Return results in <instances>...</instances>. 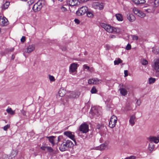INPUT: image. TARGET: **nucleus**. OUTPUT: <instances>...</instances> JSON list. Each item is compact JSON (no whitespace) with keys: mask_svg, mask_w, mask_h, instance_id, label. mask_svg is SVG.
Segmentation results:
<instances>
[{"mask_svg":"<svg viewBox=\"0 0 159 159\" xmlns=\"http://www.w3.org/2000/svg\"><path fill=\"white\" fill-rule=\"evenodd\" d=\"M73 143L70 140H67L59 144V149L61 151H65L67 150L69 148L73 146Z\"/></svg>","mask_w":159,"mask_h":159,"instance_id":"1","label":"nucleus"},{"mask_svg":"<svg viewBox=\"0 0 159 159\" xmlns=\"http://www.w3.org/2000/svg\"><path fill=\"white\" fill-rule=\"evenodd\" d=\"M101 25L102 28L109 33L116 32L118 33L120 32V29L118 28H114L110 25L103 23H102Z\"/></svg>","mask_w":159,"mask_h":159,"instance_id":"2","label":"nucleus"},{"mask_svg":"<svg viewBox=\"0 0 159 159\" xmlns=\"http://www.w3.org/2000/svg\"><path fill=\"white\" fill-rule=\"evenodd\" d=\"M88 10V8L86 6H83L79 9L76 12V15L81 16L85 14Z\"/></svg>","mask_w":159,"mask_h":159,"instance_id":"3","label":"nucleus"},{"mask_svg":"<svg viewBox=\"0 0 159 159\" xmlns=\"http://www.w3.org/2000/svg\"><path fill=\"white\" fill-rule=\"evenodd\" d=\"M89 125L84 123L82 124L79 127V130L84 134L87 133L89 130Z\"/></svg>","mask_w":159,"mask_h":159,"instance_id":"4","label":"nucleus"},{"mask_svg":"<svg viewBox=\"0 0 159 159\" xmlns=\"http://www.w3.org/2000/svg\"><path fill=\"white\" fill-rule=\"evenodd\" d=\"M117 119L116 116L112 115L111 117L109 123V126L111 128L114 127L117 122Z\"/></svg>","mask_w":159,"mask_h":159,"instance_id":"5","label":"nucleus"},{"mask_svg":"<svg viewBox=\"0 0 159 159\" xmlns=\"http://www.w3.org/2000/svg\"><path fill=\"white\" fill-rule=\"evenodd\" d=\"M132 11L134 14L141 17H144L146 16L145 14L143 12L135 7L133 8Z\"/></svg>","mask_w":159,"mask_h":159,"instance_id":"6","label":"nucleus"},{"mask_svg":"<svg viewBox=\"0 0 159 159\" xmlns=\"http://www.w3.org/2000/svg\"><path fill=\"white\" fill-rule=\"evenodd\" d=\"M104 4L98 2H94L93 3L92 6L93 8L99 10H102L104 7Z\"/></svg>","mask_w":159,"mask_h":159,"instance_id":"7","label":"nucleus"},{"mask_svg":"<svg viewBox=\"0 0 159 159\" xmlns=\"http://www.w3.org/2000/svg\"><path fill=\"white\" fill-rule=\"evenodd\" d=\"M153 71L155 73H159V61L158 60H155L152 65Z\"/></svg>","mask_w":159,"mask_h":159,"instance_id":"8","label":"nucleus"},{"mask_svg":"<svg viewBox=\"0 0 159 159\" xmlns=\"http://www.w3.org/2000/svg\"><path fill=\"white\" fill-rule=\"evenodd\" d=\"M101 80L97 78H93L89 79L88 81V83L89 84H98L101 83Z\"/></svg>","mask_w":159,"mask_h":159,"instance_id":"9","label":"nucleus"},{"mask_svg":"<svg viewBox=\"0 0 159 159\" xmlns=\"http://www.w3.org/2000/svg\"><path fill=\"white\" fill-rule=\"evenodd\" d=\"M79 65L75 63H73L71 64L69 68V72L72 73L74 72H77V69Z\"/></svg>","mask_w":159,"mask_h":159,"instance_id":"10","label":"nucleus"},{"mask_svg":"<svg viewBox=\"0 0 159 159\" xmlns=\"http://www.w3.org/2000/svg\"><path fill=\"white\" fill-rule=\"evenodd\" d=\"M9 24L7 19L4 16H0V25L5 26Z\"/></svg>","mask_w":159,"mask_h":159,"instance_id":"11","label":"nucleus"},{"mask_svg":"<svg viewBox=\"0 0 159 159\" xmlns=\"http://www.w3.org/2000/svg\"><path fill=\"white\" fill-rule=\"evenodd\" d=\"M67 4L70 6H74L78 5L80 2L78 0H67Z\"/></svg>","mask_w":159,"mask_h":159,"instance_id":"12","label":"nucleus"},{"mask_svg":"<svg viewBox=\"0 0 159 159\" xmlns=\"http://www.w3.org/2000/svg\"><path fill=\"white\" fill-rule=\"evenodd\" d=\"M35 48V46L34 44H30L25 49V52L28 53H30L34 51Z\"/></svg>","mask_w":159,"mask_h":159,"instance_id":"13","label":"nucleus"},{"mask_svg":"<svg viewBox=\"0 0 159 159\" xmlns=\"http://www.w3.org/2000/svg\"><path fill=\"white\" fill-rule=\"evenodd\" d=\"M80 94V93L78 91L71 92L68 96L70 98H77L79 97Z\"/></svg>","mask_w":159,"mask_h":159,"instance_id":"14","label":"nucleus"},{"mask_svg":"<svg viewBox=\"0 0 159 159\" xmlns=\"http://www.w3.org/2000/svg\"><path fill=\"white\" fill-rule=\"evenodd\" d=\"M90 114H91L92 116L96 117V116H98L100 114L98 113L97 111V108L95 107H93L91 109V111L90 112Z\"/></svg>","mask_w":159,"mask_h":159,"instance_id":"15","label":"nucleus"},{"mask_svg":"<svg viewBox=\"0 0 159 159\" xmlns=\"http://www.w3.org/2000/svg\"><path fill=\"white\" fill-rule=\"evenodd\" d=\"M64 134L74 141H75V139H74V135L72 134L71 132L68 131H65L64 132Z\"/></svg>","mask_w":159,"mask_h":159,"instance_id":"16","label":"nucleus"},{"mask_svg":"<svg viewBox=\"0 0 159 159\" xmlns=\"http://www.w3.org/2000/svg\"><path fill=\"white\" fill-rule=\"evenodd\" d=\"M127 18L130 22H133L136 19L134 15L131 13H129L127 15Z\"/></svg>","mask_w":159,"mask_h":159,"instance_id":"17","label":"nucleus"},{"mask_svg":"<svg viewBox=\"0 0 159 159\" xmlns=\"http://www.w3.org/2000/svg\"><path fill=\"white\" fill-rule=\"evenodd\" d=\"M136 117L135 115L131 116L130 117L129 123L131 126H133L135 124Z\"/></svg>","mask_w":159,"mask_h":159,"instance_id":"18","label":"nucleus"},{"mask_svg":"<svg viewBox=\"0 0 159 159\" xmlns=\"http://www.w3.org/2000/svg\"><path fill=\"white\" fill-rule=\"evenodd\" d=\"M148 139L150 142H154L155 143H157L159 142V137H150Z\"/></svg>","mask_w":159,"mask_h":159,"instance_id":"19","label":"nucleus"},{"mask_svg":"<svg viewBox=\"0 0 159 159\" xmlns=\"http://www.w3.org/2000/svg\"><path fill=\"white\" fill-rule=\"evenodd\" d=\"M46 138L48 139L49 142L51 143L52 146H53L55 144L54 141L56 138L55 136H51L47 137Z\"/></svg>","mask_w":159,"mask_h":159,"instance_id":"20","label":"nucleus"},{"mask_svg":"<svg viewBox=\"0 0 159 159\" xmlns=\"http://www.w3.org/2000/svg\"><path fill=\"white\" fill-rule=\"evenodd\" d=\"M66 93V91L63 89H60L58 92V95L59 97H63Z\"/></svg>","mask_w":159,"mask_h":159,"instance_id":"21","label":"nucleus"},{"mask_svg":"<svg viewBox=\"0 0 159 159\" xmlns=\"http://www.w3.org/2000/svg\"><path fill=\"white\" fill-rule=\"evenodd\" d=\"M119 90L120 91L121 94L122 96H125L127 94V91L124 88H120Z\"/></svg>","mask_w":159,"mask_h":159,"instance_id":"22","label":"nucleus"},{"mask_svg":"<svg viewBox=\"0 0 159 159\" xmlns=\"http://www.w3.org/2000/svg\"><path fill=\"white\" fill-rule=\"evenodd\" d=\"M151 5L153 7H155V9L159 5V0H155L154 2L151 3Z\"/></svg>","mask_w":159,"mask_h":159,"instance_id":"23","label":"nucleus"},{"mask_svg":"<svg viewBox=\"0 0 159 159\" xmlns=\"http://www.w3.org/2000/svg\"><path fill=\"white\" fill-rule=\"evenodd\" d=\"M33 9L34 11L36 12L39 11L41 9L38 4L36 3L33 6Z\"/></svg>","mask_w":159,"mask_h":159,"instance_id":"24","label":"nucleus"},{"mask_svg":"<svg viewBox=\"0 0 159 159\" xmlns=\"http://www.w3.org/2000/svg\"><path fill=\"white\" fill-rule=\"evenodd\" d=\"M86 15L88 17L92 18L94 17V14L93 11H88L86 12Z\"/></svg>","mask_w":159,"mask_h":159,"instance_id":"25","label":"nucleus"},{"mask_svg":"<svg viewBox=\"0 0 159 159\" xmlns=\"http://www.w3.org/2000/svg\"><path fill=\"white\" fill-rule=\"evenodd\" d=\"M155 10V7H153L152 6L149 8L145 9V11L148 13H153Z\"/></svg>","mask_w":159,"mask_h":159,"instance_id":"26","label":"nucleus"},{"mask_svg":"<svg viewBox=\"0 0 159 159\" xmlns=\"http://www.w3.org/2000/svg\"><path fill=\"white\" fill-rule=\"evenodd\" d=\"M115 16L117 19L119 21H122L123 20V17L122 15L120 14H116Z\"/></svg>","mask_w":159,"mask_h":159,"instance_id":"27","label":"nucleus"},{"mask_svg":"<svg viewBox=\"0 0 159 159\" xmlns=\"http://www.w3.org/2000/svg\"><path fill=\"white\" fill-rule=\"evenodd\" d=\"M17 153V151L16 150H12L10 154L11 158L15 157Z\"/></svg>","mask_w":159,"mask_h":159,"instance_id":"28","label":"nucleus"},{"mask_svg":"<svg viewBox=\"0 0 159 159\" xmlns=\"http://www.w3.org/2000/svg\"><path fill=\"white\" fill-rule=\"evenodd\" d=\"M41 9L44 4V1L43 0H39L37 2Z\"/></svg>","mask_w":159,"mask_h":159,"instance_id":"29","label":"nucleus"},{"mask_svg":"<svg viewBox=\"0 0 159 159\" xmlns=\"http://www.w3.org/2000/svg\"><path fill=\"white\" fill-rule=\"evenodd\" d=\"M154 148V145L152 142H150L149 144L148 149L151 152Z\"/></svg>","mask_w":159,"mask_h":159,"instance_id":"30","label":"nucleus"},{"mask_svg":"<svg viewBox=\"0 0 159 159\" xmlns=\"http://www.w3.org/2000/svg\"><path fill=\"white\" fill-rule=\"evenodd\" d=\"M9 4V2H6L2 7V9L4 10L7 9L8 7Z\"/></svg>","mask_w":159,"mask_h":159,"instance_id":"31","label":"nucleus"},{"mask_svg":"<svg viewBox=\"0 0 159 159\" xmlns=\"http://www.w3.org/2000/svg\"><path fill=\"white\" fill-rule=\"evenodd\" d=\"M6 111H7V113L10 114L11 115H13L15 114V111H13L11 108H7L6 110Z\"/></svg>","mask_w":159,"mask_h":159,"instance_id":"32","label":"nucleus"},{"mask_svg":"<svg viewBox=\"0 0 159 159\" xmlns=\"http://www.w3.org/2000/svg\"><path fill=\"white\" fill-rule=\"evenodd\" d=\"M122 61L119 58L114 61V64L115 65H117L121 63Z\"/></svg>","mask_w":159,"mask_h":159,"instance_id":"33","label":"nucleus"},{"mask_svg":"<svg viewBox=\"0 0 159 159\" xmlns=\"http://www.w3.org/2000/svg\"><path fill=\"white\" fill-rule=\"evenodd\" d=\"M156 81V79L154 78H150L149 79V84H152L154 83Z\"/></svg>","mask_w":159,"mask_h":159,"instance_id":"34","label":"nucleus"},{"mask_svg":"<svg viewBox=\"0 0 159 159\" xmlns=\"http://www.w3.org/2000/svg\"><path fill=\"white\" fill-rule=\"evenodd\" d=\"M97 91V90L94 86L93 87L91 90V92L92 93H95Z\"/></svg>","mask_w":159,"mask_h":159,"instance_id":"35","label":"nucleus"},{"mask_svg":"<svg viewBox=\"0 0 159 159\" xmlns=\"http://www.w3.org/2000/svg\"><path fill=\"white\" fill-rule=\"evenodd\" d=\"M131 36L132 38V39L134 40H137L138 39V37L136 35H131Z\"/></svg>","mask_w":159,"mask_h":159,"instance_id":"36","label":"nucleus"},{"mask_svg":"<svg viewBox=\"0 0 159 159\" xmlns=\"http://www.w3.org/2000/svg\"><path fill=\"white\" fill-rule=\"evenodd\" d=\"M49 78L50 80L51 81H55V79L53 76L49 75Z\"/></svg>","mask_w":159,"mask_h":159,"instance_id":"37","label":"nucleus"},{"mask_svg":"<svg viewBox=\"0 0 159 159\" xmlns=\"http://www.w3.org/2000/svg\"><path fill=\"white\" fill-rule=\"evenodd\" d=\"M47 146H46V144H44L40 147V148L43 150H45L47 149Z\"/></svg>","mask_w":159,"mask_h":159,"instance_id":"38","label":"nucleus"},{"mask_svg":"<svg viewBox=\"0 0 159 159\" xmlns=\"http://www.w3.org/2000/svg\"><path fill=\"white\" fill-rule=\"evenodd\" d=\"M141 63L143 65H147L148 63V61L145 60V59H143L141 61Z\"/></svg>","mask_w":159,"mask_h":159,"instance_id":"39","label":"nucleus"},{"mask_svg":"<svg viewBox=\"0 0 159 159\" xmlns=\"http://www.w3.org/2000/svg\"><path fill=\"white\" fill-rule=\"evenodd\" d=\"M83 68L84 69H86L87 71L91 70H90V67L86 65H84Z\"/></svg>","mask_w":159,"mask_h":159,"instance_id":"40","label":"nucleus"},{"mask_svg":"<svg viewBox=\"0 0 159 159\" xmlns=\"http://www.w3.org/2000/svg\"><path fill=\"white\" fill-rule=\"evenodd\" d=\"M10 127V125H9L7 124L6 125L4 126L3 127V129L5 130L6 131L8 129H9Z\"/></svg>","mask_w":159,"mask_h":159,"instance_id":"41","label":"nucleus"},{"mask_svg":"<svg viewBox=\"0 0 159 159\" xmlns=\"http://www.w3.org/2000/svg\"><path fill=\"white\" fill-rule=\"evenodd\" d=\"M47 149L50 152H52L53 151V149L50 147H47Z\"/></svg>","mask_w":159,"mask_h":159,"instance_id":"42","label":"nucleus"},{"mask_svg":"<svg viewBox=\"0 0 159 159\" xmlns=\"http://www.w3.org/2000/svg\"><path fill=\"white\" fill-rule=\"evenodd\" d=\"M131 45L129 43L126 46L125 48V49L127 50H129L131 49Z\"/></svg>","mask_w":159,"mask_h":159,"instance_id":"43","label":"nucleus"},{"mask_svg":"<svg viewBox=\"0 0 159 159\" xmlns=\"http://www.w3.org/2000/svg\"><path fill=\"white\" fill-rule=\"evenodd\" d=\"M139 0H132V1L136 5L139 4Z\"/></svg>","mask_w":159,"mask_h":159,"instance_id":"44","label":"nucleus"},{"mask_svg":"<svg viewBox=\"0 0 159 159\" xmlns=\"http://www.w3.org/2000/svg\"><path fill=\"white\" fill-rule=\"evenodd\" d=\"M152 49V52L154 53L157 54V53H158V52H159V51H157V50H155V49H156L155 48H153Z\"/></svg>","mask_w":159,"mask_h":159,"instance_id":"45","label":"nucleus"},{"mask_svg":"<svg viewBox=\"0 0 159 159\" xmlns=\"http://www.w3.org/2000/svg\"><path fill=\"white\" fill-rule=\"evenodd\" d=\"M107 146V144H102L100 146V148H101L102 149H105Z\"/></svg>","mask_w":159,"mask_h":159,"instance_id":"46","label":"nucleus"},{"mask_svg":"<svg viewBox=\"0 0 159 159\" xmlns=\"http://www.w3.org/2000/svg\"><path fill=\"white\" fill-rule=\"evenodd\" d=\"M106 49L107 50H108L110 49V46L108 44H106L105 46Z\"/></svg>","mask_w":159,"mask_h":159,"instance_id":"47","label":"nucleus"},{"mask_svg":"<svg viewBox=\"0 0 159 159\" xmlns=\"http://www.w3.org/2000/svg\"><path fill=\"white\" fill-rule=\"evenodd\" d=\"M136 104L138 106H139L141 104V101L140 100H138L136 102Z\"/></svg>","mask_w":159,"mask_h":159,"instance_id":"48","label":"nucleus"},{"mask_svg":"<svg viewBox=\"0 0 159 159\" xmlns=\"http://www.w3.org/2000/svg\"><path fill=\"white\" fill-rule=\"evenodd\" d=\"M20 41L22 43L24 42L25 41V36H22L20 39Z\"/></svg>","mask_w":159,"mask_h":159,"instance_id":"49","label":"nucleus"},{"mask_svg":"<svg viewBox=\"0 0 159 159\" xmlns=\"http://www.w3.org/2000/svg\"><path fill=\"white\" fill-rule=\"evenodd\" d=\"M127 158V159H135L136 157L134 156H131Z\"/></svg>","mask_w":159,"mask_h":159,"instance_id":"50","label":"nucleus"},{"mask_svg":"<svg viewBox=\"0 0 159 159\" xmlns=\"http://www.w3.org/2000/svg\"><path fill=\"white\" fill-rule=\"evenodd\" d=\"M61 9L63 11H67L66 8L63 6L61 7Z\"/></svg>","mask_w":159,"mask_h":159,"instance_id":"51","label":"nucleus"},{"mask_svg":"<svg viewBox=\"0 0 159 159\" xmlns=\"http://www.w3.org/2000/svg\"><path fill=\"white\" fill-rule=\"evenodd\" d=\"M139 4H143L145 2V0H139Z\"/></svg>","mask_w":159,"mask_h":159,"instance_id":"52","label":"nucleus"},{"mask_svg":"<svg viewBox=\"0 0 159 159\" xmlns=\"http://www.w3.org/2000/svg\"><path fill=\"white\" fill-rule=\"evenodd\" d=\"M74 21L76 23L78 24H79L80 23V20L78 19H75L74 20Z\"/></svg>","mask_w":159,"mask_h":159,"instance_id":"53","label":"nucleus"},{"mask_svg":"<svg viewBox=\"0 0 159 159\" xmlns=\"http://www.w3.org/2000/svg\"><path fill=\"white\" fill-rule=\"evenodd\" d=\"M63 137L62 136H59L58 137V141L60 142L62 139Z\"/></svg>","mask_w":159,"mask_h":159,"instance_id":"54","label":"nucleus"},{"mask_svg":"<svg viewBox=\"0 0 159 159\" xmlns=\"http://www.w3.org/2000/svg\"><path fill=\"white\" fill-rule=\"evenodd\" d=\"M125 77H126L128 75V71L127 70H125L124 71Z\"/></svg>","mask_w":159,"mask_h":159,"instance_id":"55","label":"nucleus"},{"mask_svg":"<svg viewBox=\"0 0 159 159\" xmlns=\"http://www.w3.org/2000/svg\"><path fill=\"white\" fill-rule=\"evenodd\" d=\"M21 113L22 115L24 116H25L26 115V112L24 110H22L21 111Z\"/></svg>","mask_w":159,"mask_h":159,"instance_id":"56","label":"nucleus"},{"mask_svg":"<svg viewBox=\"0 0 159 159\" xmlns=\"http://www.w3.org/2000/svg\"><path fill=\"white\" fill-rule=\"evenodd\" d=\"M110 38L112 39L115 38H116V36L114 35H111L110 36Z\"/></svg>","mask_w":159,"mask_h":159,"instance_id":"57","label":"nucleus"},{"mask_svg":"<svg viewBox=\"0 0 159 159\" xmlns=\"http://www.w3.org/2000/svg\"><path fill=\"white\" fill-rule=\"evenodd\" d=\"M90 70H89V71H90L91 72L93 71H94V69L92 67L91 68H90Z\"/></svg>","mask_w":159,"mask_h":159,"instance_id":"58","label":"nucleus"},{"mask_svg":"<svg viewBox=\"0 0 159 159\" xmlns=\"http://www.w3.org/2000/svg\"><path fill=\"white\" fill-rule=\"evenodd\" d=\"M15 57V55H12L11 58L13 60L14 59Z\"/></svg>","mask_w":159,"mask_h":159,"instance_id":"59","label":"nucleus"},{"mask_svg":"<svg viewBox=\"0 0 159 159\" xmlns=\"http://www.w3.org/2000/svg\"><path fill=\"white\" fill-rule=\"evenodd\" d=\"M81 2H86L87 1H89V0H80Z\"/></svg>","mask_w":159,"mask_h":159,"instance_id":"60","label":"nucleus"},{"mask_svg":"<svg viewBox=\"0 0 159 159\" xmlns=\"http://www.w3.org/2000/svg\"><path fill=\"white\" fill-rule=\"evenodd\" d=\"M14 50V48H12L10 49V51L11 52H12Z\"/></svg>","mask_w":159,"mask_h":159,"instance_id":"61","label":"nucleus"},{"mask_svg":"<svg viewBox=\"0 0 159 159\" xmlns=\"http://www.w3.org/2000/svg\"><path fill=\"white\" fill-rule=\"evenodd\" d=\"M103 159H108V158L107 157H105Z\"/></svg>","mask_w":159,"mask_h":159,"instance_id":"62","label":"nucleus"},{"mask_svg":"<svg viewBox=\"0 0 159 159\" xmlns=\"http://www.w3.org/2000/svg\"><path fill=\"white\" fill-rule=\"evenodd\" d=\"M32 2H33V0H32Z\"/></svg>","mask_w":159,"mask_h":159,"instance_id":"63","label":"nucleus"},{"mask_svg":"<svg viewBox=\"0 0 159 159\" xmlns=\"http://www.w3.org/2000/svg\"><path fill=\"white\" fill-rule=\"evenodd\" d=\"M158 51H159V49L158 50Z\"/></svg>","mask_w":159,"mask_h":159,"instance_id":"64","label":"nucleus"}]
</instances>
